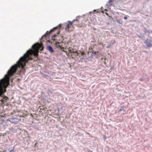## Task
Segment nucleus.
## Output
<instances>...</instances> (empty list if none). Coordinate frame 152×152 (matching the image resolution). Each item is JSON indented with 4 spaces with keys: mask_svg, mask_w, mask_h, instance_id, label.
<instances>
[{
    "mask_svg": "<svg viewBox=\"0 0 152 152\" xmlns=\"http://www.w3.org/2000/svg\"><path fill=\"white\" fill-rule=\"evenodd\" d=\"M32 48L28 50L24 56L20 58L17 64L12 66L8 71L7 74L5 75L4 78L0 80V96L6 91V88L9 84V77H11L17 71L18 67L23 68L26 65V63L28 60L32 59L31 56L33 55L34 56L37 57L39 50L42 51L44 47L42 44L37 43L33 45Z\"/></svg>",
    "mask_w": 152,
    "mask_h": 152,
    "instance_id": "nucleus-1",
    "label": "nucleus"
},
{
    "mask_svg": "<svg viewBox=\"0 0 152 152\" xmlns=\"http://www.w3.org/2000/svg\"><path fill=\"white\" fill-rule=\"evenodd\" d=\"M52 39L54 41V43L56 45V46L61 49L64 48L62 47V37L61 36L54 35L52 38Z\"/></svg>",
    "mask_w": 152,
    "mask_h": 152,
    "instance_id": "nucleus-2",
    "label": "nucleus"
},
{
    "mask_svg": "<svg viewBox=\"0 0 152 152\" xmlns=\"http://www.w3.org/2000/svg\"><path fill=\"white\" fill-rule=\"evenodd\" d=\"M75 20H74L72 21H68V23L67 25L65 30L66 31H73L74 29V27L73 26V23L75 21Z\"/></svg>",
    "mask_w": 152,
    "mask_h": 152,
    "instance_id": "nucleus-3",
    "label": "nucleus"
},
{
    "mask_svg": "<svg viewBox=\"0 0 152 152\" xmlns=\"http://www.w3.org/2000/svg\"><path fill=\"white\" fill-rule=\"evenodd\" d=\"M144 43H145L147 47H152V39H146Z\"/></svg>",
    "mask_w": 152,
    "mask_h": 152,
    "instance_id": "nucleus-4",
    "label": "nucleus"
},
{
    "mask_svg": "<svg viewBox=\"0 0 152 152\" xmlns=\"http://www.w3.org/2000/svg\"><path fill=\"white\" fill-rule=\"evenodd\" d=\"M61 24H59L58 26L53 28L52 29H51L50 31H47L46 32V34H48L57 28H58V29H60L61 28Z\"/></svg>",
    "mask_w": 152,
    "mask_h": 152,
    "instance_id": "nucleus-5",
    "label": "nucleus"
},
{
    "mask_svg": "<svg viewBox=\"0 0 152 152\" xmlns=\"http://www.w3.org/2000/svg\"><path fill=\"white\" fill-rule=\"evenodd\" d=\"M20 120V119L16 118H13L11 119V122L13 123L16 124L19 122Z\"/></svg>",
    "mask_w": 152,
    "mask_h": 152,
    "instance_id": "nucleus-6",
    "label": "nucleus"
},
{
    "mask_svg": "<svg viewBox=\"0 0 152 152\" xmlns=\"http://www.w3.org/2000/svg\"><path fill=\"white\" fill-rule=\"evenodd\" d=\"M75 22L76 23L74 24V25H75L78 27H81L82 26V23H79V20H75V21L74 22Z\"/></svg>",
    "mask_w": 152,
    "mask_h": 152,
    "instance_id": "nucleus-7",
    "label": "nucleus"
},
{
    "mask_svg": "<svg viewBox=\"0 0 152 152\" xmlns=\"http://www.w3.org/2000/svg\"><path fill=\"white\" fill-rule=\"evenodd\" d=\"M8 98L7 96H4L2 99L0 100V101H1L2 103H4L7 102V100H8Z\"/></svg>",
    "mask_w": 152,
    "mask_h": 152,
    "instance_id": "nucleus-8",
    "label": "nucleus"
},
{
    "mask_svg": "<svg viewBox=\"0 0 152 152\" xmlns=\"http://www.w3.org/2000/svg\"><path fill=\"white\" fill-rule=\"evenodd\" d=\"M48 49L51 53H53L54 52V50L52 47L50 46H48Z\"/></svg>",
    "mask_w": 152,
    "mask_h": 152,
    "instance_id": "nucleus-9",
    "label": "nucleus"
},
{
    "mask_svg": "<svg viewBox=\"0 0 152 152\" xmlns=\"http://www.w3.org/2000/svg\"><path fill=\"white\" fill-rule=\"evenodd\" d=\"M125 106H123L121 107V109L119 111H125V110H124V108Z\"/></svg>",
    "mask_w": 152,
    "mask_h": 152,
    "instance_id": "nucleus-10",
    "label": "nucleus"
},
{
    "mask_svg": "<svg viewBox=\"0 0 152 152\" xmlns=\"http://www.w3.org/2000/svg\"><path fill=\"white\" fill-rule=\"evenodd\" d=\"M71 53H75L76 54V56H77L78 55V52L77 51H75V52H71Z\"/></svg>",
    "mask_w": 152,
    "mask_h": 152,
    "instance_id": "nucleus-11",
    "label": "nucleus"
},
{
    "mask_svg": "<svg viewBox=\"0 0 152 152\" xmlns=\"http://www.w3.org/2000/svg\"><path fill=\"white\" fill-rule=\"evenodd\" d=\"M85 52L84 51L81 52V54L82 56L83 55L85 54Z\"/></svg>",
    "mask_w": 152,
    "mask_h": 152,
    "instance_id": "nucleus-12",
    "label": "nucleus"
},
{
    "mask_svg": "<svg viewBox=\"0 0 152 152\" xmlns=\"http://www.w3.org/2000/svg\"><path fill=\"white\" fill-rule=\"evenodd\" d=\"M116 21H117V22L118 23H120V22L119 20H116Z\"/></svg>",
    "mask_w": 152,
    "mask_h": 152,
    "instance_id": "nucleus-13",
    "label": "nucleus"
},
{
    "mask_svg": "<svg viewBox=\"0 0 152 152\" xmlns=\"http://www.w3.org/2000/svg\"><path fill=\"white\" fill-rule=\"evenodd\" d=\"M124 19H126L127 18L125 16L124 17Z\"/></svg>",
    "mask_w": 152,
    "mask_h": 152,
    "instance_id": "nucleus-14",
    "label": "nucleus"
},
{
    "mask_svg": "<svg viewBox=\"0 0 152 152\" xmlns=\"http://www.w3.org/2000/svg\"><path fill=\"white\" fill-rule=\"evenodd\" d=\"M60 32V31L59 30H58V31L57 32V34H59V33Z\"/></svg>",
    "mask_w": 152,
    "mask_h": 152,
    "instance_id": "nucleus-15",
    "label": "nucleus"
},
{
    "mask_svg": "<svg viewBox=\"0 0 152 152\" xmlns=\"http://www.w3.org/2000/svg\"><path fill=\"white\" fill-rule=\"evenodd\" d=\"M30 115L32 117H33V115L32 114H30Z\"/></svg>",
    "mask_w": 152,
    "mask_h": 152,
    "instance_id": "nucleus-16",
    "label": "nucleus"
},
{
    "mask_svg": "<svg viewBox=\"0 0 152 152\" xmlns=\"http://www.w3.org/2000/svg\"><path fill=\"white\" fill-rule=\"evenodd\" d=\"M102 12L103 13H104V10H102Z\"/></svg>",
    "mask_w": 152,
    "mask_h": 152,
    "instance_id": "nucleus-17",
    "label": "nucleus"
},
{
    "mask_svg": "<svg viewBox=\"0 0 152 152\" xmlns=\"http://www.w3.org/2000/svg\"><path fill=\"white\" fill-rule=\"evenodd\" d=\"M105 13L106 14V15H108V13Z\"/></svg>",
    "mask_w": 152,
    "mask_h": 152,
    "instance_id": "nucleus-18",
    "label": "nucleus"
},
{
    "mask_svg": "<svg viewBox=\"0 0 152 152\" xmlns=\"http://www.w3.org/2000/svg\"><path fill=\"white\" fill-rule=\"evenodd\" d=\"M104 11H107V9H105L104 10Z\"/></svg>",
    "mask_w": 152,
    "mask_h": 152,
    "instance_id": "nucleus-19",
    "label": "nucleus"
},
{
    "mask_svg": "<svg viewBox=\"0 0 152 152\" xmlns=\"http://www.w3.org/2000/svg\"><path fill=\"white\" fill-rule=\"evenodd\" d=\"M109 1H112V0H109Z\"/></svg>",
    "mask_w": 152,
    "mask_h": 152,
    "instance_id": "nucleus-20",
    "label": "nucleus"
},
{
    "mask_svg": "<svg viewBox=\"0 0 152 152\" xmlns=\"http://www.w3.org/2000/svg\"><path fill=\"white\" fill-rule=\"evenodd\" d=\"M12 151V150H11V151H10V152L11 151Z\"/></svg>",
    "mask_w": 152,
    "mask_h": 152,
    "instance_id": "nucleus-21",
    "label": "nucleus"
},
{
    "mask_svg": "<svg viewBox=\"0 0 152 152\" xmlns=\"http://www.w3.org/2000/svg\"><path fill=\"white\" fill-rule=\"evenodd\" d=\"M96 11V10H94V11Z\"/></svg>",
    "mask_w": 152,
    "mask_h": 152,
    "instance_id": "nucleus-22",
    "label": "nucleus"
}]
</instances>
